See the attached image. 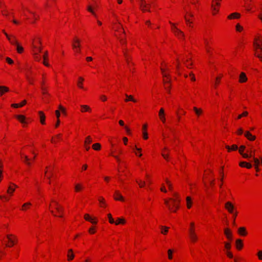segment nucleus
Masks as SVG:
<instances>
[{
	"label": "nucleus",
	"instance_id": "38",
	"mask_svg": "<svg viewBox=\"0 0 262 262\" xmlns=\"http://www.w3.org/2000/svg\"><path fill=\"white\" fill-rule=\"evenodd\" d=\"M165 181H166V182L168 186L169 190H172V184L170 183V182L167 179H166Z\"/></svg>",
	"mask_w": 262,
	"mask_h": 262
},
{
	"label": "nucleus",
	"instance_id": "25",
	"mask_svg": "<svg viewBox=\"0 0 262 262\" xmlns=\"http://www.w3.org/2000/svg\"><path fill=\"white\" fill-rule=\"evenodd\" d=\"M84 219L85 220L91 222L93 224H96V221H93L92 219L89 216L88 214H86L84 215Z\"/></svg>",
	"mask_w": 262,
	"mask_h": 262
},
{
	"label": "nucleus",
	"instance_id": "44",
	"mask_svg": "<svg viewBox=\"0 0 262 262\" xmlns=\"http://www.w3.org/2000/svg\"><path fill=\"white\" fill-rule=\"evenodd\" d=\"M225 247L227 250H229L231 248V245L229 243H225Z\"/></svg>",
	"mask_w": 262,
	"mask_h": 262
},
{
	"label": "nucleus",
	"instance_id": "16",
	"mask_svg": "<svg viewBox=\"0 0 262 262\" xmlns=\"http://www.w3.org/2000/svg\"><path fill=\"white\" fill-rule=\"evenodd\" d=\"M16 118L22 123H25L26 122L25 121V117L21 115H16Z\"/></svg>",
	"mask_w": 262,
	"mask_h": 262
},
{
	"label": "nucleus",
	"instance_id": "64",
	"mask_svg": "<svg viewBox=\"0 0 262 262\" xmlns=\"http://www.w3.org/2000/svg\"><path fill=\"white\" fill-rule=\"evenodd\" d=\"M100 98H101V99L102 101H106V99H107V98H106V96H104V95H102V96H101V97H100Z\"/></svg>",
	"mask_w": 262,
	"mask_h": 262
},
{
	"label": "nucleus",
	"instance_id": "30",
	"mask_svg": "<svg viewBox=\"0 0 262 262\" xmlns=\"http://www.w3.org/2000/svg\"><path fill=\"white\" fill-rule=\"evenodd\" d=\"M16 46L17 52L19 53H22L24 50L23 48L21 46H20L18 43L16 45Z\"/></svg>",
	"mask_w": 262,
	"mask_h": 262
},
{
	"label": "nucleus",
	"instance_id": "3",
	"mask_svg": "<svg viewBox=\"0 0 262 262\" xmlns=\"http://www.w3.org/2000/svg\"><path fill=\"white\" fill-rule=\"evenodd\" d=\"M80 41L77 38H75L74 42L72 43L73 49L77 52H80Z\"/></svg>",
	"mask_w": 262,
	"mask_h": 262
},
{
	"label": "nucleus",
	"instance_id": "18",
	"mask_svg": "<svg viewBox=\"0 0 262 262\" xmlns=\"http://www.w3.org/2000/svg\"><path fill=\"white\" fill-rule=\"evenodd\" d=\"M81 112H91V108L86 105H81Z\"/></svg>",
	"mask_w": 262,
	"mask_h": 262
},
{
	"label": "nucleus",
	"instance_id": "20",
	"mask_svg": "<svg viewBox=\"0 0 262 262\" xmlns=\"http://www.w3.org/2000/svg\"><path fill=\"white\" fill-rule=\"evenodd\" d=\"M9 89L5 86H0V95H2L5 92H8Z\"/></svg>",
	"mask_w": 262,
	"mask_h": 262
},
{
	"label": "nucleus",
	"instance_id": "2",
	"mask_svg": "<svg viewBox=\"0 0 262 262\" xmlns=\"http://www.w3.org/2000/svg\"><path fill=\"white\" fill-rule=\"evenodd\" d=\"M139 6L143 12L150 11V4H147L145 0H140Z\"/></svg>",
	"mask_w": 262,
	"mask_h": 262
},
{
	"label": "nucleus",
	"instance_id": "10",
	"mask_svg": "<svg viewBox=\"0 0 262 262\" xmlns=\"http://www.w3.org/2000/svg\"><path fill=\"white\" fill-rule=\"evenodd\" d=\"M159 116L161 120V121L163 122H165V114H164V110L163 108H161L159 112Z\"/></svg>",
	"mask_w": 262,
	"mask_h": 262
},
{
	"label": "nucleus",
	"instance_id": "6",
	"mask_svg": "<svg viewBox=\"0 0 262 262\" xmlns=\"http://www.w3.org/2000/svg\"><path fill=\"white\" fill-rule=\"evenodd\" d=\"M172 27V30L176 35L179 37H183L184 36V33L179 29H178L173 24H171Z\"/></svg>",
	"mask_w": 262,
	"mask_h": 262
},
{
	"label": "nucleus",
	"instance_id": "52",
	"mask_svg": "<svg viewBox=\"0 0 262 262\" xmlns=\"http://www.w3.org/2000/svg\"><path fill=\"white\" fill-rule=\"evenodd\" d=\"M248 152H249V154H248V155H252V157H250L249 158H251V157H252L253 158V157H254V152L255 151H252V150H250L249 151H248Z\"/></svg>",
	"mask_w": 262,
	"mask_h": 262
},
{
	"label": "nucleus",
	"instance_id": "56",
	"mask_svg": "<svg viewBox=\"0 0 262 262\" xmlns=\"http://www.w3.org/2000/svg\"><path fill=\"white\" fill-rule=\"evenodd\" d=\"M163 82L165 84H167V83H170V80L169 79H163Z\"/></svg>",
	"mask_w": 262,
	"mask_h": 262
},
{
	"label": "nucleus",
	"instance_id": "54",
	"mask_svg": "<svg viewBox=\"0 0 262 262\" xmlns=\"http://www.w3.org/2000/svg\"><path fill=\"white\" fill-rule=\"evenodd\" d=\"M22 158H24V162L26 163L27 162H28V161H29V159L28 158V157L25 155L24 156L22 157Z\"/></svg>",
	"mask_w": 262,
	"mask_h": 262
},
{
	"label": "nucleus",
	"instance_id": "28",
	"mask_svg": "<svg viewBox=\"0 0 262 262\" xmlns=\"http://www.w3.org/2000/svg\"><path fill=\"white\" fill-rule=\"evenodd\" d=\"M92 147L94 149L98 150L101 148V145L99 143H95L93 145Z\"/></svg>",
	"mask_w": 262,
	"mask_h": 262
},
{
	"label": "nucleus",
	"instance_id": "9",
	"mask_svg": "<svg viewBox=\"0 0 262 262\" xmlns=\"http://www.w3.org/2000/svg\"><path fill=\"white\" fill-rule=\"evenodd\" d=\"M224 234H225L226 237L229 240H232V232L231 230L229 228H225L224 229Z\"/></svg>",
	"mask_w": 262,
	"mask_h": 262
},
{
	"label": "nucleus",
	"instance_id": "21",
	"mask_svg": "<svg viewBox=\"0 0 262 262\" xmlns=\"http://www.w3.org/2000/svg\"><path fill=\"white\" fill-rule=\"evenodd\" d=\"M236 248L238 249H241L243 247L242 241L240 239H238L236 241Z\"/></svg>",
	"mask_w": 262,
	"mask_h": 262
},
{
	"label": "nucleus",
	"instance_id": "19",
	"mask_svg": "<svg viewBox=\"0 0 262 262\" xmlns=\"http://www.w3.org/2000/svg\"><path fill=\"white\" fill-rule=\"evenodd\" d=\"M68 260H71L73 259L74 257V254L73 253V251L72 249H69L68 251Z\"/></svg>",
	"mask_w": 262,
	"mask_h": 262
},
{
	"label": "nucleus",
	"instance_id": "55",
	"mask_svg": "<svg viewBox=\"0 0 262 262\" xmlns=\"http://www.w3.org/2000/svg\"><path fill=\"white\" fill-rule=\"evenodd\" d=\"M143 138L144 139H147L148 138V134H147V132H144L143 133Z\"/></svg>",
	"mask_w": 262,
	"mask_h": 262
},
{
	"label": "nucleus",
	"instance_id": "57",
	"mask_svg": "<svg viewBox=\"0 0 262 262\" xmlns=\"http://www.w3.org/2000/svg\"><path fill=\"white\" fill-rule=\"evenodd\" d=\"M34 54V57H35V59H36V60H38V61L40 60V57L38 56L37 54V53H35Z\"/></svg>",
	"mask_w": 262,
	"mask_h": 262
},
{
	"label": "nucleus",
	"instance_id": "50",
	"mask_svg": "<svg viewBox=\"0 0 262 262\" xmlns=\"http://www.w3.org/2000/svg\"><path fill=\"white\" fill-rule=\"evenodd\" d=\"M257 255L259 259L262 260V251H259L257 253Z\"/></svg>",
	"mask_w": 262,
	"mask_h": 262
},
{
	"label": "nucleus",
	"instance_id": "22",
	"mask_svg": "<svg viewBox=\"0 0 262 262\" xmlns=\"http://www.w3.org/2000/svg\"><path fill=\"white\" fill-rule=\"evenodd\" d=\"M240 17V14L238 13H233L228 16L229 19H232L233 18H238Z\"/></svg>",
	"mask_w": 262,
	"mask_h": 262
},
{
	"label": "nucleus",
	"instance_id": "63",
	"mask_svg": "<svg viewBox=\"0 0 262 262\" xmlns=\"http://www.w3.org/2000/svg\"><path fill=\"white\" fill-rule=\"evenodd\" d=\"M227 255L230 258H232L233 257V255H232V254L230 252L227 251Z\"/></svg>",
	"mask_w": 262,
	"mask_h": 262
},
{
	"label": "nucleus",
	"instance_id": "45",
	"mask_svg": "<svg viewBox=\"0 0 262 262\" xmlns=\"http://www.w3.org/2000/svg\"><path fill=\"white\" fill-rule=\"evenodd\" d=\"M237 214V211H235V213L233 214V225H235V220Z\"/></svg>",
	"mask_w": 262,
	"mask_h": 262
},
{
	"label": "nucleus",
	"instance_id": "17",
	"mask_svg": "<svg viewBox=\"0 0 262 262\" xmlns=\"http://www.w3.org/2000/svg\"><path fill=\"white\" fill-rule=\"evenodd\" d=\"M238 232L239 234L243 236L247 234V232L245 227H240L238 230Z\"/></svg>",
	"mask_w": 262,
	"mask_h": 262
},
{
	"label": "nucleus",
	"instance_id": "33",
	"mask_svg": "<svg viewBox=\"0 0 262 262\" xmlns=\"http://www.w3.org/2000/svg\"><path fill=\"white\" fill-rule=\"evenodd\" d=\"M92 142V140L90 136H88L86 138L84 143L85 144H90Z\"/></svg>",
	"mask_w": 262,
	"mask_h": 262
},
{
	"label": "nucleus",
	"instance_id": "27",
	"mask_svg": "<svg viewBox=\"0 0 262 262\" xmlns=\"http://www.w3.org/2000/svg\"><path fill=\"white\" fill-rule=\"evenodd\" d=\"M193 110L198 116L200 115L202 113V110L201 109H199L196 107H193Z\"/></svg>",
	"mask_w": 262,
	"mask_h": 262
},
{
	"label": "nucleus",
	"instance_id": "43",
	"mask_svg": "<svg viewBox=\"0 0 262 262\" xmlns=\"http://www.w3.org/2000/svg\"><path fill=\"white\" fill-rule=\"evenodd\" d=\"M236 29L237 31H241L243 29V27L239 24H237Z\"/></svg>",
	"mask_w": 262,
	"mask_h": 262
},
{
	"label": "nucleus",
	"instance_id": "39",
	"mask_svg": "<svg viewBox=\"0 0 262 262\" xmlns=\"http://www.w3.org/2000/svg\"><path fill=\"white\" fill-rule=\"evenodd\" d=\"M171 200L173 202V206L174 207L176 208V209H178L179 208V205L178 204L176 203V200L172 199H171Z\"/></svg>",
	"mask_w": 262,
	"mask_h": 262
},
{
	"label": "nucleus",
	"instance_id": "24",
	"mask_svg": "<svg viewBox=\"0 0 262 262\" xmlns=\"http://www.w3.org/2000/svg\"><path fill=\"white\" fill-rule=\"evenodd\" d=\"M83 80H84V79L82 77H79V80L77 82V85L79 88H80L81 89H83L82 82L83 81Z\"/></svg>",
	"mask_w": 262,
	"mask_h": 262
},
{
	"label": "nucleus",
	"instance_id": "1",
	"mask_svg": "<svg viewBox=\"0 0 262 262\" xmlns=\"http://www.w3.org/2000/svg\"><path fill=\"white\" fill-rule=\"evenodd\" d=\"M7 238L8 239L9 244H6V246L8 247H12L17 241V237L12 234H8Z\"/></svg>",
	"mask_w": 262,
	"mask_h": 262
},
{
	"label": "nucleus",
	"instance_id": "11",
	"mask_svg": "<svg viewBox=\"0 0 262 262\" xmlns=\"http://www.w3.org/2000/svg\"><path fill=\"white\" fill-rule=\"evenodd\" d=\"M239 78V82L241 83L245 82L247 80V77L246 75V74L244 72H242L240 74Z\"/></svg>",
	"mask_w": 262,
	"mask_h": 262
},
{
	"label": "nucleus",
	"instance_id": "41",
	"mask_svg": "<svg viewBox=\"0 0 262 262\" xmlns=\"http://www.w3.org/2000/svg\"><path fill=\"white\" fill-rule=\"evenodd\" d=\"M247 112H244L243 114L239 115L237 117V119H241L243 116H246L248 115Z\"/></svg>",
	"mask_w": 262,
	"mask_h": 262
},
{
	"label": "nucleus",
	"instance_id": "15",
	"mask_svg": "<svg viewBox=\"0 0 262 262\" xmlns=\"http://www.w3.org/2000/svg\"><path fill=\"white\" fill-rule=\"evenodd\" d=\"M125 97H126V99L125 100V101L126 102H128L129 101H133L134 102H136L137 101L135 99H134L133 97V96L132 95H128L127 94H125Z\"/></svg>",
	"mask_w": 262,
	"mask_h": 262
},
{
	"label": "nucleus",
	"instance_id": "32",
	"mask_svg": "<svg viewBox=\"0 0 262 262\" xmlns=\"http://www.w3.org/2000/svg\"><path fill=\"white\" fill-rule=\"evenodd\" d=\"M167 252H168V258L169 259H171L172 258L173 250L171 249H169Z\"/></svg>",
	"mask_w": 262,
	"mask_h": 262
},
{
	"label": "nucleus",
	"instance_id": "5",
	"mask_svg": "<svg viewBox=\"0 0 262 262\" xmlns=\"http://www.w3.org/2000/svg\"><path fill=\"white\" fill-rule=\"evenodd\" d=\"M225 208L230 213H235L234 207L233 205L230 202H227L225 204Z\"/></svg>",
	"mask_w": 262,
	"mask_h": 262
},
{
	"label": "nucleus",
	"instance_id": "8",
	"mask_svg": "<svg viewBox=\"0 0 262 262\" xmlns=\"http://www.w3.org/2000/svg\"><path fill=\"white\" fill-rule=\"evenodd\" d=\"M246 147L244 145H242L240 146L239 152L241 154V155H242L243 157L244 158H249L250 157H252V155H248V154H245L243 152L244 150L245 149Z\"/></svg>",
	"mask_w": 262,
	"mask_h": 262
},
{
	"label": "nucleus",
	"instance_id": "4",
	"mask_svg": "<svg viewBox=\"0 0 262 262\" xmlns=\"http://www.w3.org/2000/svg\"><path fill=\"white\" fill-rule=\"evenodd\" d=\"M188 232L190 240L193 242H196L198 239V236L195 232L194 229H189Z\"/></svg>",
	"mask_w": 262,
	"mask_h": 262
},
{
	"label": "nucleus",
	"instance_id": "61",
	"mask_svg": "<svg viewBox=\"0 0 262 262\" xmlns=\"http://www.w3.org/2000/svg\"><path fill=\"white\" fill-rule=\"evenodd\" d=\"M47 57H48V52L46 51L45 52L43 56V58L45 60H46L47 59Z\"/></svg>",
	"mask_w": 262,
	"mask_h": 262
},
{
	"label": "nucleus",
	"instance_id": "62",
	"mask_svg": "<svg viewBox=\"0 0 262 262\" xmlns=\"http://www.w3.org/2000/svg\"><path fill=\"white\" fill-rule=\"evenodd\" d=\"M162 156H163V157L165 159H166V160H168V155H166V154H164V153H162Z\"/></svg>",
	"mask_w": 262,
	"mask_h": 262
},
{
	"label": "nucleus",
	"instance_id": "47",
	"mask_svg": "<svg viewBox=\"0 0 262 262\" xmlns=\"http://www.w3.org/2000/svg\"><path fill=\"white\" fill-rule=\"evenodd\" d=\"M137 182L138 183L140 187H143L145 185V182L140 181L139 182L138 181H137Z\"/></svg>",
	"mask_w": 262,
	"mask_h": 262
},
{
	"label": "nucleus",
	"instance_id": "34",
	"mask_svg": "<svg viewBox=\"0 0 262 262\" xmlns=\"http://www.w3.org/2000/svg\"><path fill=\"white\" fill-rule=\"evenodd\" d=\"M55 209L59 213H62V212L63 211V208L61 206H60V207H55Z\"/></svg>",
	"mask_w": 262,
	"mask_h": 262
},
{
	"label": "nucleus",
	"instance_id": "13",
	"mask_svg": "<svg viewBox=\"0 0 262 262\" xmlns=\"http://www.w3.org/2000/svg\"><path fill=\"white\" fill-rule=\"evenodd\" d=\"M114 199L116 200H119L121 201H124L123 196L120 194L118 191H115V195L114 196Z\"/></svg>",
	"mask_w": 262,
	"mask_h": 262
},
{
	"label": "nucleus",
	"instance_id": "53",
	"mask_svg": "<svg viewBox=\"0 0 262 262\" xmlns=\"http://www.w3.org/2000/svg\"><path fill=\"white\" fill-rule=\"evenodd\" d=\"M246 164H247L246 162H241L239 163V166L242 167H245Z\"/></svg>",
	"mask_w": 262,
	"mask_h": 262
},
{
	"label": "nucleus",
	"instance_id": "58",
	"mask_svg": "<svg viewBox=\"0 0 262 262\" xmlns=\"http://www.w3.org/2000/svg\"><path fill=\"white\" fill-rule=\"evenodd\" d=\"M163 76L164 78H166L167 79L170 78V75L169 74H167V73H163Z\"/></svg>",
	"mask_w": 262,
	"mask_h": 262
},
{
	"label": "nucleus",
	"instance_id": "29",
	"mask_svg": "<svg viewBox=\"0 0 262 262\" xmlns=\"http://www.w3.org/2000/svg\"><path fill=\"white\" fill-rule=\"evenodd\" d=\"M162 231L161 233L162 234H165L168 232V227L165 226H161Z\"/></svg>",
	"mask_w": 262,
	"mask_h": 262
},
{
	"label": "nucleus",
	"instance_id": "46",
	"mask_svg": "<svg viewBox=\"0 0 262 262\" xmlns=\"http://www.w3.org/2000/svg\"><path fill=\"white\" fill-rule=\"evenodd\" d=\"M81 188V186L80 184H77L75 186V190L76 191H78Z\"/></svg>",
	"mask_w": 262,
	"mask_h": 262
},
{
	"label": "nucleus",
	"instance_id": "48",
	"mask_svg": "<svg viewBox=\"0 0 262 262\" xmlns=\"http://www.w3.org/2000/svg\"><path fill=\"white\" fill-rule=\"evenodd\" d=\"M6 61L9 64H12L13 63V61L11 58H10L9 57H7L6 58Z\"/></svg>",
	"mask_w": 262,
	"mask_h": 262
},
{
	"label": "nucleus",
	"instance_id": "14",
	"mask_svg": "<svg viewBox=\"0 0 262 262\" xmlns=\"http://www.w3.org/2000/svg\"><path fill=\"white\" fill-rule=\"evenodd\" d=\"M39 114L40 115V122L42 124H44L45 123V115L41 111L39 112Z\"/></svg>",
	"mask_w": 262,
	"mask_h": 262
},
{
	"label": "nucleus",
	"instance_id": "51",
	"mask_svg": "<svg viewBox=\"0 0 262 262\" xmlns=\"http://www.w3.org/2000/svg\"><path fill=\"white\" fill-rule=\"evenodd\" d=\"M189 75L191 77V79L192 81H195V78L194 75V74L192 73H190L189 74Z\"/></svg>",
	"mask_w": 262,
	"mask_h": 262
},
{
	"label": "nucleus",
	"instance_id": "7",
	"mask_svg": "<svg viewBox=\"0 0 262 262\" xmlns=\"http://www.w3.org/2000/svg\"><path fill=\"white\" fill-rule=\"evenodd\" d=\"M3 32H4L5 35L6 36L7 38H8V39L9 40V41H10V42L11 44L16 46V45H17L18 43L14 36L11 37V36H9L8 35V34L7 33H6L4 30H3Z\"/></svg>",
	"mask_w": 262,
	"mask_h": 262
},
{
	"label": "nucleus",
	"instance_id": "37",
	"mask_svg": "<svg viewBox=\"0 0 262 262\" xmlns=\"http://www.w3.org/2000/svg\"><path fill=\"white\" fill-rule=\"evenodd\" d=\"M164 202H165V204L168 206L169 210H170L171 211H173V212L176 211V210H172L171 206L169 205L168 201L167 200H165L164 201Z\"/></svg>",
	"mask_w": 262,
	"mask_h": 262
},
{
	"label": "nucleus",
	"instance_id": "35",
	"mask_svg": "<svg viewBox=\"0 0 262 262\" xmlns=\"http://www.w3.org/2000/svg\"><path fill=\"white\" fill-rule=\"evenodd\" d=\"M14 190L15 189L14 188H12L11 186H9L7 190V192L8 193H10V194H12V193L14 191Z\"/></svg>",
	"mask_w": 262,
	"mask_h": 262
},
{
	"label": "nucleus",
	"instance_id": "42",
	"mask_svg": "<svg viewBox=\"0 0 262 262\" xmlns=\"http://www.w3.org/2000/svg\"><path fill=\"white\" fill-rule=\"evenodd\" d=\"M253 159L255 163V166H258V165L259 164V160L257 158H255V157H253Z\"/></svg>",
	"mask_w": 262,
	"mask_h": 262
},
{
	"label": "nucleus",
	"instance_id": "23",
	"mask_svg": "<svg viewBox=\"0 0 262 262\" xmlns=\"http://www.w3.org/2000/svg\"><path fill=\"white\" fill-rule=\"evenodd\" d=\"M226 148L229 151L230 150H236L238 149L237 146L235 144L233 145L231 147L228 145H227L226 146Z\"/></svg>",
	"mask_w": 262,
	"mask_h": 262
},
{
	"label": "nucleus",
	"instance_id": "36",
	"mask_svg": "<svg viewBox=\"0 0 262 262\" xmlns=\"http://www.w3.org/2000/svg\"><path fill=\"white\" fill-rule=\"evenodd\" d=\"M107 216H108V220H109L110 223H111V224L115 223V221H114V219H113V217L112 216V215L111 214H108L107 215Z\"/></svg>",
	"mask_w": 262,
	"mask_h": 262
},
{
	"label": "nucleus",
	"instance_id": "59",
	"mask_svg": "<svg viewBox=\"0 0 262 262\" xmlns=\"http://www.w3.org/2000/svg\"><path fill=\"white\" fill-rule=\"evenodd\" d=\"M243 133V129L242 128H239L237 130V134L238 135H242Z\"/></svg>",
	"mask_w": 262,
	"mask_h": 262
},
{
	"label": "nucleus",
	"instance_id": "26",
	"mask_svg": "<svg viewBox=\"0 0 262 262\" xmlns=\"http://www.w3.org/2000/svg\"><path fill=\"white\" fill-rule=\"evenodd\" d=\"M125 220L123 219H121V218H118L117 221L116 222H115V224L116 225H118L120 224H125Z\"/></svg>",
	"mask_w": 262,
	"mask_h": 262
},
{
	"label": "nucleus",
	"instance_id": "60",
	"mask_svg": "<svg viewBox=\"0 0 262 262\" xmlns=\"http://www.w3.org/2000/svg\"><path fill=\"white\" fill-rule=\"evenodd\" d=\"M41 90L42 91V93L43 94H48L47 92H46V89L44 88L43 86H41Z\"/></svg>",
	"mask_w": 262,
	"mask_h": 262
},
{
	"label": "nucleus",
	"instance_id": "49",
	"mask_svg": "<svg viewBox=\"0 0 262 262\" xmlns=\"http://www.w3.org/2000/svg\"><path fill=\"white\" fill-rule=\"evenodd\" d=\"M55 114H56V116L57 119H59V117H60V112L58 110H56L55 111Z\"/></svg>",
	"mask_w": 262,
	"mask_h": 262
},
{
	"label": "nucleus",
	"instance_id": "12",
	"mask_svg": "<svg viewBox=\"0 0 262 262\" xmlns=\"http://www.w3.org/2000/svg\"><path fill=\"white\" fill-rule=\"evenodd\" d=\"M245 136L250 141H253L255 139V136H253L249 132L247 131L245 133Z\"/></svg>",
	"mask_w": 262,
	"mask_h": 262
},
{
	"label": "nucleus",
	"instance_id": "31",
	"mask_svg": "<svg viewBox=\"0 0 262 262\" xmlns=\"http://www.w3.org/2000/svg\"><path fill=\"white\" fill-rule=\"evenodd\" d=\"M187 201V207L188 208H190L191 207V200L190 197L187 196L186 198Z\"/></svg>",
	"mask_w": 262,
	"mask_h": 262
},
{
	"label": "nucleus",
	"instance_id": "40",
	"mask_svg": "<svg viewBox=\"0 0 262 262\" xmlns=\"http://www.w3.org/2000/svg\"><path fill=\"white\" fill-rule=\"evenodd\" d=\"M88 10L91 13H92L94 16H96V14L94 13V11L93 10L92 7L90 6H89L87 8Z\"/></svg>",
	"mask_w": 262,
	"mask_h": 262
}]
</instances>
